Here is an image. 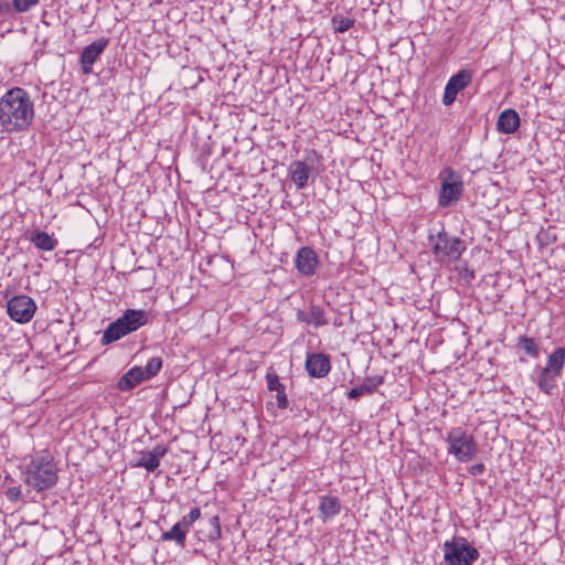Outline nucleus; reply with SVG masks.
<instances>
[{
    "instance_id": "obj_6",
    "label": "nucleus",
    "mask_w": 565,
    "mask_h": 565,
    "mask_svg": "<svg viewBox=\"0 0 565 565\" xmlns=\"http://www.w3.org/2000/svg\"><path fill=\"white\" fill-rule=\"evenodd\" d=\"M443 173L446 177L441 181L438 203L443 207H449L460 199L463 191V182L461 177L451 168L445 169Z\"/></svg>"
},
{
    "instance_id": "obj_13",
    "label": "nucleus",
    "mask_w": 565,
    "mask_h": 565,
    "mask_svg": "<svg viewBox=\"0 0 565 565\" xmlns=\"http://www.w3.org/2000/svg\"><path fill=\"white\" fill-rule=\"evenodd\" d=\"M168 452V447L157 445L152 450L141 454L136 467L145 468L148 472H153L160 466V459Z\"/></svg>"
},
{
    "instance_id": "obj_12",
    "label": "nucleus",
    "mask_w": 565,
    "mask_h": 565,
    "mask_svg": "<svg viewBox=\"0 0 565 565\" xmlns=\"http://www.w3.org/2000/svg\"><path fill=\"white\" fill-rule=\"evenodd\" d=\"M118 319L127 331L131 333L149 322V313L141 309H127Z\"/></svg>"
},
{
    "instance_id": "obj_17",
    "label": "nucleus",
    "mask_w": 565,
    "mask_h": 565,
    "mask_svg": "<svg viewBox=\"0 0 565 565\" xmlns=\"http://www.w3.org/2000/svg\"><path fill=\"white\" fill-rule=\"evenodd\" d=\"M341 502L338 497L322 495L319 501L320 519L327 522L340 513Z\"/></svg>"
},
{
    "instance_id": "obj_19",
    "label": "nucleus",
    "mask_w": 565,
    "mask_h": 565,
    "mask_svg": "<svg viewBox=\"0 0 565 565\" xmlns=\"http://www.w3.org/2000/svg\"><path fill=\"white\" fill-rule=\"evenodd\" d=\"M127 334H129V332L124 327L122 322L117 318L104 330L100 342L103 345H107L120 340Z\"/></svg>"
},
{
    "instance_id": "obj_39",
    "label": "nucleus",
    "mask_w": 565,
    "mask_h": 565,
    "mask_svg": "<svg viewBox=\"0 0 565 565\" xmlns=\"http://www.w3.org/2000/svg\"><path fill=\"white\" fill-rule=\"evenodd\" d=\"M334 326H341V323H338V321L333 322Z\"/></svg>"
},
{
    "instance_id": "obj_20",
    "label": "nucleus",
    "mask_w": 565,
    "mask_h": 565,
    "mask_svg": "<svg viewBox=\"0 0 565 565\" xmlns=\"http://www.w3.org/2000/svg\"><path fill=\"white\" fill-rule=\"evenodd\" d=\"M30 242L39 249L51 252L57 246V239L43 231H34L29 236Z\"/></svg>"
},
{
    "instance_id": "obj_31",
    "label": "nucleus",
    "mask_w": 565,
    "mask_h": 565,
    "mask_svg": "<svg viewBox=\"0 0 565 565\" xmlns=\"http://www.w3.org/2000/svg\"><path fill=\"white\" fill-rule=\"evenodd\" d=\"M40 0H12V8L19 12L23 13L29 11L31 8L36 6Z\"/></svg>"
},
{
    "instance_id": "obj_34",
    "label": "nucleus",
    "mask_w": 565,
    "mask_h": 565,
    "mask_svg": "<svg viewBox=\"0 0 565 565\" xmlns=\"http://www.w3.org/2000/svg\"><path fill=\"white\" fill-rule=\"evenodd\" d=\"M276 402H277V406L280 408V409H285L288 407L289 405V401H288V397L285 393V387L281 388L280 391H277L276 392Z\"/></svg>"
},
{
    "instance_id": "obj_26",
    "label": "nucleus",
    "mask_w": 565,
    "mask_h": 565,
    "mask_svg": "<svg viewBox=\"0 0 565 565\" xmlns=\"http://www.w3.org/2000/svg\"><path fill=\"white\" fill-rule=\"evenodd\" d=\"M207 531L205 533V537L210 542H215L221 537V524L220 518L217 515H213L209 519L207 522Z\"/></svg>"
},
{
    "instance_id": "obj_10",
    "label": "nucleus",
    "mask_w": 565,
    "mask_h": 565,
    "mask_svg": "<svg viewBox=\"0 0 565 565\" xmlns=\"http://www.w3.org/2000/svg\"><path fill=\"white\" fill-rule=\"evenodd\" d=\"M319 264L320 260L317 253L309 246H303L296 253L295 267L301 276H313L317 273Z\"/></svg>"
},
{
    "instance_id": "obj_25",
    "label": "nucleus",
    "mask_w": 565,
    "mask_h": 565,
    "mask_svg": "<svg viewBox=\"0 0 565 565\" xmlns=\"http://www.w3.org/2000/svg\"><path fill=\"white\" fill-rule=\"evenodd\" d=\"M308 315L309 324H313L316 328L323 327L328 323V320L326 319L324 309L321 308L320 306L311 303L309 306Z\"/></svg>"
},
{
    "instance_id": "obj_14",
    "label": "nucleus",
    "mask_w": 565,
    "mask_h": 565,
    "mask_svg": "<svg viewBox=\"0 0 565 565\" xmlns=\"http://www.w3.org/2000/svg\"><path fill=\"white\" fill-rule=\"evenodd\" d=\"M310 172L311 168L300 160L292 161L288 168V175L298 190H302L307 186Z\"/></svg>"
},
{
    "instance_id": "obj_7",
    "label": "nucleus",
    "mask_w": 565,
    "mask_h": 565,
    "mask_svg": "<svg viewBox=\"0 0 565 565\" xmlns=\"http://www.w3.org/2000/svg\"><path fill=\"white\" fill-rule=\"evenodd\" d=\"M36 308L35 301L25 295L14 296L7 302L9 317L18 323L29 322L33 318Z\"/></svg>"
},
{
    "instance_id": "obj_18",
    "label": "nucleus",
    "mask_w": 565,
    "mask_h": 565,
    "mask_svg": "<svg viewBox=\"0 0 565 565\" xmlns=\"http://www.w3.org/2000/svg\"><path fill=\"white\" fill-rule=\"evenodd\" d=\"M383 383L382 376L366 377L364 382L351 388L348 393V397L351 399H358L363 395L372 394L376 391L377 386Z\"/></svg>"
},
{
    "instance_id": "obj_4",
    "label": "nucleus",
    "mask_w": 565,
    "mask_h": 565,
    "mask_svg": "<svg viewBox=\"0 0 565 565\" xmlns=\"http://www.w3.org/2000/svg\"><path fill=\"white\" fill-rule=\"evenodd\" d=\"M445 441L448 445V454L460 462L471 461L479 451L475 436L460 426L452 427L447 433Z\"/></svg>"
},
{
    "instance_id": "obj_1",
    "label": "nucleus",
    "mask_w": 565,
    "mask_h": 565,
    "mask_svg": "<svg viewBox=\"0 0 565 565\" xmlns=\"http://www.w3.org/2000/svg\"><path fill=\"white\" fill-rule=\"evenodd\" d=\"M33 118L34 105L25 89L11 88L0 98V125L4 131H24L31 126Z\"/></svg>"
},
{
    "instance_id": "obj_35",
    "label": "nucleus",
    "mask_w": 565,
    "mask_h": 565,
    "mask_svg": "<svg viewBox=\"0 0 565 565\" xmlns=\"http://www.w3.org/2000/svg\"><path fill=\"white\" fill-rule=\"evenodd\" d=\"M486 471V466L482 462L475 463L468 468V472L471 476H480L483 475Z\"/></svg>"
},
{
    "instance_id": "obj_22",
    "label": "nucleus",
    "mask_w": 565,
    "mask_h": 565,
    "mask_svg": "<svg viewBox=\"0 0 565 565\" xmlns=\"http://www.w3.org/2000/svg\"><path fill=\"white\" fill-rule=\"evenodd\" d=\"M188 532L180 522H177L169 531L161 534V541L174 542L178 546L183 547Z\"/></svg>"
},
{
    "instance_id": "obj_38",
    "label": "nucleus",
    "mask_w": 565,
    "mask_h": 565,
    "mask_svg": "<svg viewBox=\"0 0 565 565\" xmlns=\"http://www.w3.org/2000/svg\"><path fill=\"white\" fill-rule=\"evenodd\" d=\"M463 277L468 280H471L475 278V273L473 270H470L468 268H465V273H463Z\"/></svg>"
},
{
    "instance_id": "obj_27",
    "label": "nucleus",
    "mask_w": 565,
    "mask_h": 565,
    "mask_svg": "<svg viewBox=\"0 0 565 565\" xmlns=\"http://www.w3.org/2000/svg\"><path fill=\"white\" fill-rule=\"evenodd\" d=\"M536 239L540 246H548L557 241L556 228L554 226H548L547 228L541 230Z\"/></svg>"
},
{
    "instance_id": "obj_36",
    "label": "nucleus",
    "mask_w": 565,
    "mask_h": 565,
    "mask_svg": "<svg viewBox=\"0 0 565 565\" xmlns=\"http://www.w3.org/2000/svg\"><path fill=\"white\" fill-rule=\"evenodd\" d=\"M12 7L9 2L0 0V17H7L11 13Z\"/></svg>"
},
{
    "instance_id": "obj_23",
    "label": "nucleus",
    "mask_w": 565,
    "mask_h": 565,
    "mask_svg": "<svg viewBox=\"0 0 565 565\" xmlns=\"http://www.w3.org/2000/svg\"><path fill=\"white\" fill-rule=\"evenodd\" d=\"M515 348L523 351L527 356L532 359H537L540 356V344L534 338L520 335L518 338Z\"/></svg>"
},
{
    "instance_id": "obj_37",
    "label": "nucleus",
    "mask_w": 565,
    "mask_h": 565,
    "mask_svg": "<svg viewBox=\"0 0 565 565\" xmlns=\"http://www.w3.org/2000/svg\"><path fill=\"white\" fill-rule=\"evenodd\" d=\"M296 316H297V320L298 321L305 322V323L309 324V319H308L309 315H308V312H305L302 310H298Z\"/></svg>"
},
{
    "instance_id": "obj_9",
    "label": "nucleus",
    "mask_w": 565,
    "mask_h": 565,
    "mask_svg": "<svg viewBox=\"0 0 565 565\" xmlns=\"http://www.w3.org/2000/svg\"><path fill=\"white\" fill-rule=\"evenodd\" d=\"M108 44V38H100L83 50L79 56V65L83 74L88 75L93 72L94 63L100 57Z\"/></svg>"
},
{
    "instance_id": "obj_16",
    "label": "nucleus",
    "mask_w": 565,
    "mask_h": 565,
    "mask_svg": "<svg viewBox=\"0 0 565 565\" xmlns=\"http://www.w3.org/2000/svg\"><path fill=\"white\" fill-rule=\"evenodd\" d=\"M146 380L147 375H145L143 369L141 366H134L119 379L117 387L120 391L127 392Z\"/></svg>"
},
{
    "instance_id": "obj_11",
    "label": "nucleus",
    "mask_w": 565,
    "mask_h": 565,
    "mask_svg": "<svg viewBox=\"0 0 565 565\" xmlns=\"http://www.w3.org/2000/svg\"><path fill=\"white\" fill-rule=\"evenodd\" d=\"M306 371L311 377L321 379L331 370V362L324 353H309L305 363Z\"/></svg>"
},
{
    "instance_id": "obj_5",
    "label": "nucleus",
    "mask_w": 565,
    "mask_h": 565,
    "mask_svg": "<svg viewBox=\"0 0 565 565\" xmlns=\"http://www.w3.org/2000/svg\"><path fill=\"white\" fill-rule=\"evenodd\" d=\"M443 550L446 565H472L480 556L479 551L462 536L446 541Z\"/></svg>"
},
{
    "instance_id": "obj_29",
    "label": "nucleus",
    "mask_w": 565,
    "mask_h": 565,
    "mask_svg": "<svg viewBox=\"0 0 565 565\" xmlns=\"http://www.w3.org/2000/svg\"><path fill=\"white\" fill-rule=\"evenodd\" d=\"M354 24V20L342 17V15H334L332 18V25L335 32L343 33L348 31L352 25Z\"/></svg>"
},
{
    "instance_id": "obj_21",
    "label": "nucleus",
    "mask_w": 565,
    "mask_h": 565,
    "mask_svg": "<svg viewBox=\"0 0 565 565\" xmlns=\"http://www.w3.org/2000/svg\"><path fill=\"white\" fill-rule=\"evenodd\" d=\"M565 363V348L559 347L556 348L547 358V363L543 367L546 370V373L548 371L553 372L554 374H562L563 367Z\"/></svg>"
},
{
    "instance_id": "obj_33",
    "label": "nucleus",
    "mask_w": 565,
    "mask_h": 565,
    "mask_svg": "<svg viewBox=\"0 0 565 565\" xmlns=\"http://www.w3.org/2000/svg\"><path fill=\"white\" fill-rule=\"evenodd\" d=\"M6 497L11 502H17L22 499V491L20 487H11L6 491Z\"/></svg>"
},
{
    "instance_id": "obj_8",
    "label": "nucleus",
    "mask_w": 565,
    "mask_h": 565,
    "mask_svg": "<svg viewBox=\"0 0 565 565\" xmlns=\"http://www.w3.org/2000/svg\"><path fill=\"white\" fill-rule=\"evenodd\" d=\"M473 72L471 70H461L452 75L445 87L443 104L450 106L456 100L457 94L463 90L472 81Z\"/></svg>"
},
{
    "instance_id": "obj_2",
    "label": "nucleus",
    "mask_w": 565,
    "mask_h": 565,
    "mask_svg": "<svg viewBox=\"0 0 565 565\" xmlns=\"http://www.w3.org/2000/svg\"><path fill=\"white\" fill-rule=\"evenodd\" d=\"M56 463L49 456H36L25 465L24 483L36 492L52 489L58 480Z\"/></svg>"
},
{
    "instance_id": "obj_30",
    "label": "nucleus",
    "mask_w": 565,
    "mask_h": 565,
    "mask_svg": "<svg viewBox=\"0 0 565 565\" xmlns=\"http://www.w3.org/2000/svg\"><path fill=\"white\" fill-rule=\"evenodd\" d=\"M201 516V511L199 508H192L191 511L184 515L179 522L182 524V526L190 531L192 524L199 520Z\"/></svg>"
},
{
    "instance_id": "obj_3",
    "label": "nucleus",
    "mask_w": 565,
    "mask_h": 565,
    "mask_svg": "<svg viewBox=\"0 0 565 565\" xmlns=\"http://www.w3.org/2000/svg\"><path fill=\"white\" fill-rule=\"evenodd\" d=\"M428 243L435 260L441 265L460 259L466 250V243L459 237L450 236L444 227L436 233L430 232Z\"/></svg>"
},
{
    "instance_id": "obj_28",
    "label": "nucleus",
    "mask_w": 565,
    "mask_h": 565,
    "mask_svg": "<svg viewBox=\"0 0 565 565\" xmlns=\"http://www.w3.org/2000/svg\"><path fill=\"white\" fill-rule=\"evenodd\" d=\"M162 367V359L159 356H153L148 360L146 367L143 369L145 375H147V380L156 376Z\"/></svg>"
},
{
    "instance_id": "obj_24",
    "label": "nucleus",
    "mask_w": 565,
    "mask_h": 565,
    "mask_svg": "<svg viewBox=\"0 0 565 565\" xmlns=\"http://www.w3.org/2000/svg\"><path fill=\"white\" fill-rule=\"evenodd\" d=\"M558 376H559L558 374H554L551 371H548L546 373V370L541 369L539 377H537V382H536L540 391H542L543 393H545L547 395H552L553 391L556 387V380Z\"/></svg>"
},
{
    "instance_id": "obj_15",
    "label": "nucleus",
    "mask_w": 565,
    "mask_h": 565,
    "mask_svg": "<svg viewBox=\"0 0 565 565\" xmlns=\"http://www.w3.org/2000/svg\"><path fill=\"white\" fill-rule=\"evenodd\" d=\"M520 126V116L516 110L504 109L498 117L497 129L501 134L511 135L518 130Z\"/></svg>"
},
{
    "instance_id": "obj_32",
    "label": "nucleus",
    "mask_w": 565,
    "mask_h": 565,
    "mask_svg": "<svg viewBox=\"0 0 565 565\" xmlns=\"http://www.w3.org/2000/svg\"><path fill=\"white\" fill-rule=\"evenodd\" d=\"M267 388L269 391H280L285 386L280 383L278 375L275 372H268L266 374Z\"/></svg>"
}]
</instances>
